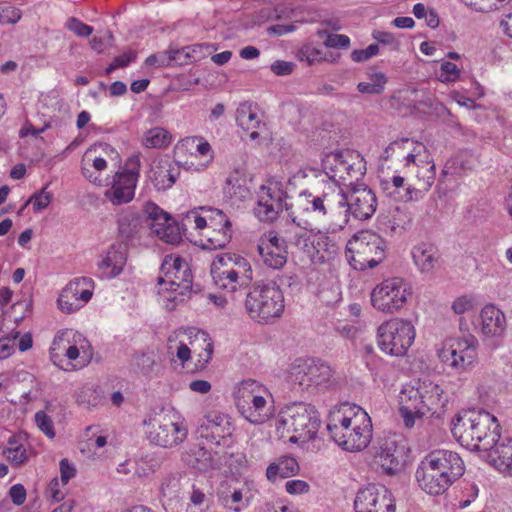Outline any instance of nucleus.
<instances>
[{
    "mask_svg": "<svg viewBox=\"0 0 512 512\" xmlns=\"http://www.w3.org/2000/svg\"><path fill=\"white\" fill-rule=\"evenodd\" d=\"M233 431L234 426L229 415L211 411L200 421L195 433L198 439L219 446L225 444L226 440L232 436Z\"/></svg>",
    "mask_w": 512,
    "mask_h": 512,
    "instance_id": "nucleus-19",
    "label": "nucleus"
},
{
    "mask_svg": "<svg viewBox=\"0 0 512 512\" xmlns=\"http://www.w3.org/2000/svg\"><path fill=\"white\" fill-rule=\"evenodd\" d=\"M493 453L495 465L512 475V438L507 443H498Z\"/></svg>",
    "mask_w": 512,
    "mask_h": 512,
    "instance_id": "nucleus-39",
    "label": "nucleus"
},
{
    "mask_svg": "<svg viewBox=\"0 0 512 512\" xmlns=\"http://www.w3.org/2000/svg\"><path fill=\"white\" fill-rule=\"evenodd\" d=\"M461 71L456 64L449 61H442L439 71L436 72V78L444 84L455 83L460 79Z\"/></svg>",
    "mask_w": 512,
    "mask_h": 512,
    "instance_id": "nucleus-47",
    "label": "nucleus"
},
{
    "mask_svg": "<svg viewBox=\"0 0 512 512\" xmlns=\"http://www.w3.org/2000/svg\"><path fill=\"white\" fill-rule=\"evenodd\" d=\"M257 250L263 264L269 268L281 269L287 263V243L275 231H269L261 237Z\"/></svg>",
    "mask_w": 512,
    "mask_h": 512,
    "instance_id": "nucleus-22",
    "label": "nucleus"
},
{
    "mask_svg": "<svg viewBox=\"0 0 512 512\" xmlns=\"http://www.w3.org/2000/svg\"><path fill=\"white\" fill-rule=\"evenodd\" d=\"M481 333L484 339L498 346L506 334L507 320L504 312L493 304L484 306L480 312Z\"/></svg>",
    "mask_w": 512,
    "mask_h": 512,
    "instance_id": "nucleus-23",
    "label": "nucleus"
},
{
    "mask_svg": "<svg viewBox=\"0 0 512 512\" xmlns=\"http://www.w3.org/2000/svg\"><path fill=\"white\" fill-rule=\"evenodd\" d=\"M66 298H74L84 306L92 297L94 281L89 277H79L71 280L64 288Z\"/></svg>",
    "mask_w": 512,
    "mask_h": 512,
    "instance_id": "nucleus-31",
    "label": "nucleus"
},
{
    "mask_svg": "<svg viewBox=\"0 0 512 512\" xmlns=\"http://www.w3.org/2000/svg\"><path fill=\"white\" fill-rule=\"evenodd\" d=\"M179 488V477L177 475H169L163 480L160 486V492L163 497L171 499L177 496Z\"/></svg>",
    "mask_w": 512,
    "mask_h": 512,
    "instance_id": "nucleus-53",
    "label": "nucleus"
},
{
    "mask_svg": "<svg viewBox=\"0 0 512 512\" xmlns=\"http://www.w3.org/2000/svg\"><path fill=\"white\" fill-rule=\"evenodd\" d=\"M167 460L163 452L146 453L138 461L136 473L139 476H147L158 471Z\"/></svg>",
    "mask_w": 512,
    "mask_h": 512,
    "instance_id": "nucleus-36",
    "label": "nucleus"
},
{
    "mask_svg": "<svg viewBox=\"0 0 512 512\" xmlns=\"http://www.w3.org/2000/svg\"><path fill=\"white\" fill-rule=\"evenodd\" d=\"M416 332L411 321L393 318L383 322L377 329V343L385 354L404 356L415 340Z\"/></svg>",
    "mask_w": 512,
    "mask_h": 512,
    "instance_id": "nucleus-9",
    "label": "nucleus"
},
{
    "mask_svg": "<svg viewBox=\"0 0 512 512\" xmlns=\"http://www.w3.org/2000/svg\"><path fill=\"white\" fill-rule=\"evenodd\" d=\"M35 422L38 428L49 438L55 437L53 421L44 411H38L35 414Z\"/></svg>",
    "mask_w": 512,
    "mask_h": 512,
    "instance_id": "nucleus-55",
    "label": "nucleus"
},
{
    "mask_svg": "<svg viewBox=\"0 0 512 512\" xmlns=\"http://www.w3.org/2000/svg\"><path fill=\"white\" fill-rule=\"evenodd\" d=\"M344 203L342 188L333 182L324 185L318 194L307 191L301 193L296 201L297 207L328 233H336L346 227Z\"/></svg>",
    "mask_w": 512,
    "mask_h": 512,
    "instance_id": "nucleus-3",
    "label": "nucleus"
},
{
    "mask_svg": "<svg viewBox=\"0 0 512 512\" xmlns=\"http://www.w3.org/2000/svg\"><path fill=\"white\" fill-rule=\"evenodd\" d=\"M315 238L316 235H312L311 233L304 231L298 233L294 236L293 243L294 245L303 251L313 263L314 254H315Z\"/></svg>",
    "mask_w": 512,
    "mask_h": 512,
    "instance_id": "nucleus-48",
    "label": "nucleus"
},
{
    "mask_svg": "<svg viewBox=\"0 0 512 512\" xmlns=\"http://www.w3.org/2000/svg\"><path fill=\"white\" fill-rule=\"evenodd\" d=\"M171 142V135L161 127H154L144 134L143 145L146 148H165Z\"/></svg>",
    "mask_w": 512,
    "mask_h": 512,
    "instance_id": "nucleus-40",
    "label": "nucleus"
},
{
    "mask_svg": "<svg viewBox=\"0 0 512 512\" xmlns=\"http://www.w3.org/2000/svg\"><path fill=\"white\" fill-rule=\"evenodd\" d=\"M338 252V247L333 239L319 231L315 238V254L313 263L322 264L333 259Z\"/></svg>",
    "mask_w": 512,
    "mask_h": 512,
    "instance_id": "nucleus-34",
    "label": "nucleus"
},
{
    "mask_svg": "<svg viewBox=\"0 0 512 512\" xmlns=\"http://www.w3.org/2000/svg\"><path fill=\"white\" fill-rule=\"evenodd\" d=\"M244 307L254 321L262 324L271 323L284 312L283 292L276 283L257 281L249 288Z\"/></svg>",
    "mask_w": 512,
    "mask_h": 512,
    "instance_id": "nucleus-5",
    "label": "nucleus"
},
{
    "mask_svg": "<svg viewBox=\"0 0 512 512\" xmlns=\"http://www.w3.org/2000/svg\"><path fill=\"white\" fill-rule=\"evenodd\" d=\"M161 270L164 276L158 278V284L167 286L165 290L177 292L179 295L191 292L193 277L186 261L179 257L172 259L166 256Z\"/></svg>",
    "mask_w": 512,
    "mask_h": 512,
    "instance_id": "nucleus-18",
    "label": "nucleus"
},
{
    "mask_svg": "<svg viewBox=\"0 0 512 512\" xmlns=\"http://www.w3.org/2000/svg\"><path fill=\"white\" fill-rule=\"evenodd\" d=\"M181 50H169L161 55L152 54L146 58L145 63L149 66L158 65L160 67L170 66L171 60L177 59L178 54H182Z\"/></svg>",
    "mask_w": 512,
    "mask_h": 512,
    "instance_id": "nucleus-52",
    "label": "nucleus"
},
{
    "mask_svg": "<svg viewBox=\"0 0 512 512\" xmlns=\"http://www.w3.org/2000/svg\"><path fill=\"white\" fill-rule=\"evenodd\" d=\"M136 57L137 53L132 50H129L128 52L115 57L112 63L106 68V74L109 75L118 68L127 67L130 63L135 61Z\"/></svg>",
    "mask_w": 512,
    "mask_h": 512,
    "instance_id": "nucleus-56",
    "label": "nucleus"
},
{
    "mask_svg": "<svg viewBox=\"0 0 512 512\" xmlns=\"http://www.w3.org/2000/svg\"><path fill=\"white\" fill-rule=\"evenodd\" d=\"M210 272L214 284L231 294L247 289L253 280L250 262L235 253L218 255L211 265Z\"/></svg>",
    "mask_w": 512,
    "mask_h": 512,
    "instance_id": "nucleus-6",
    "label": "nucleus"
},
{
    "mask_svg": "<svg viewBox=\"0 0 512 512\" xmlns=\"http://www.w3.org/2000/svg\"><path fill=\"white\" fill-rule=\"evenodd\" d=\"M435 176V164L433 162H426L425 165L419 167L417 171L416 184L429 191L434 184Z\"/></svg>",
    "mask_w": 512,
    "mask_h": 512,
    "instance_id": "nucleus-49",
    "label": "nucleus"
},
{
    "mask_svg": "<svg viewBox=\"0 0 512 512\" xmlns=\"http://www.w3.org/2000/svg\"><path fill=\"white\" fill-rule=\"evenodd\" d=\"M323 34H326V39L324 41L326 47L348 49L350 46V38L347 35L332 34L327 33L326 31H324Z\"/></svg>",
    "mask_w": 512,
    "mask_h": 512,
    "instance_id": "nucleus-58",
    "label": "nucleus"
},
{
    "mask_svg": "<svg viewBox=\"0 0 512 512\" xmlns=\"http://www.w3.org/2000/svg\"><path fill=\"white\" fill-rule=\"evenodd\" d=\"M19 336V331H12L9 336L0 339V360L8 358L14 353V341Z\"/></svg>",
    "mask_w": 512,
    "mask_h": 512,
    "instance_id": "nucleus-59",
    "label": "nucleus"
},
{
    "mask_svg": "<svg viewBox=\"0 0 512 512\" xmlns=\"http://www.w3.org/2000/svg\"><path fill=\"white\" fill-rule=\"evenodd\" d=\"M136 186L135 178H125L122 174L116 173L112 186L105 192V197L113 205L129 203L134 198Z\"/></svg>",
    "mask_w": 512,
    "mask_h": 512,
    "instance_id": "nucleus-26",
    "label": "nucleus"
},
{
    "mask_svg": "<svg viewBox=\"0 0 512 512\" xmlns=\"http://www.w3.org/2000/svg\"><path fill=\"white\" fill-rule=\"evenodd\" d=\"M344 218L346 225L350 216L356 220L365 221L370 219L377 209V197L374 191L365 185L353 187L348 193L343 191Z\"/></svg>",
    "mask_w": 512,
    "mask_h": 512,
    "instance_id": "nucleus-17",
    "label": "nucleus"
},
{
    "mask_svg": "<svg viewBox=\"0 0 512 512\" xmlns=\"http://www.w3.org/2000/svg\"><path fill=\"white\" fill-rule=\"evenodd\" d=\"M390 222L392 230L404 231L411 227L412 217L409 212L397 207Z\"/></svg>",
    "mask_w": 512,
    "mask_h": 512,
    "instance_id": "nucleus-50",
    "label": "nucleus"
},
{
    "mask_svg": "<svg viewBox=\"0 0 512 512\" xmlns=\"http://www.w3.org/2000/svg\"><path fill=\"white\" fill-rule=\"evenodd\" d=\"M257 195L270 205L278 206V210L281 212L284 208L287 211L291 208V206L285 202L287 193L282 189L279 182H270L268 185H262Z\"/></svg>",
    "mask_w": 512,
    "mask_h": 512,
    "instance_id": "nucleus-33",
    "label": "nucleus"
},
{
    "mask_svg": "<svg viewBox=\"0 0 512 512\" xmlns=\"http://www.w3.org/2000/svg\"><path fill=\"white\" fill-rule=\"evenodd\" d=\"M258 384L255 380L241 383L236 406L240 414L252 424H263L273 416V405L266 398L255 393Z\"/></svg>",
    "mask_w": 512,
    "mask_h": 512,
    "instance_id": "nucleus-12",
    "label": "nucleus"
},
{
    "mask_svg": "<svg viewBox=\"0 0 512 512\" xmlns=\"http://www.w3.org/2000/svg\"><path fill=\"white\" fill-rule=\"evenodd\" d=\"M320 415L316 408L303 402L287 406L281 413L277 422V431L281 429L293 432L290 442H297L299 439H315L320 427Z\"/></svg>",
    "mask_w": 512,
    "mask_h": 512,
    "instance_id": "nucleus-8",
    "label": "nucleus"
},
{
    "mask_svg": "<svg viewBox=\"0 0 512 512\" xmlns=\"http://www.w3.org/2000/svg\"><path fill=\"white\" fill-rule=\"evenodd\" d=\"M410 295V285L402 278L393 277L375 286L371 292V304L378 311L393 314L405 306Z\"/></svg>",
    "mask_w": 512,
    "mask_h": 512,
    "instance_id": "nucleus-11",
    "label": "nucleus"
},
{
    "mask_svg": "<svg viewBox=\"0 0 512 512\" xmlns=\"http://www.w3.org/2000/svg\"><path fill=\"white\" fill-rule=\"evenodd\" d=\"M52 200V193L47 191V188L44 187L40 191L35 192L28 201L24 204L27 206L29 203L33 204V209L35 211H41L48 207Z\"/></svg>",
    "mask_w": 512,
    "mask_h": 512,
    "instance_id": "nucleus-51",
    "label": "nucleus"
},
{
    "mask_svg": "<svg viewBox=\"0 0 512 512\" xmlns=\"http://www.w3.org/2000/svg\"><path fill=\"white\" fill-rule=\"evenodd\" d=\"M236 121L237 124L245 130L257 128L260 124L256 112L252 110V106L250 104L246 103L241 104L238 107Z\"/></svg>",
    "mask_w": 512,
    "mask_h": 512,
    "instance_id": "nucleus-44",
    "label": "nucleus"
},
{
    "mask_svg": "<svg viewBox=\"0 0 512 512\" xmlns=\"http://www.w3.org/2000/svg\"><path fill=\"white\" fill-rule=\"evenodd\" d=\"M223 193L226 198L234 202L245 201L251 196V192L246 185V179L238 170L231 172L226 178Z\"/></svg>",
    "mask_w": 512,
    "mask_h": 512,
    "instance_id": "nucleus-29",
    "label": "nucleus"
},
{
    "mask_svg": "<svg viewBox=\"0 0 512 512\" xmlns=\"http://www.w3.org/2000/svg\"><path fill=\"white\" fill-rule=\"evenodd\" d=\"M464 472V461L457 452L437 449L424 457L415 476L422 490L430 495H440L460 479Z\"/></svg>",
    "mask_w": 512,
    "mask_h": 512,
    "instance_id": "nucleus-2",
    "label": "nucleus"
},
{
    "mask_svg": "<svg viewBox=\"0 0 512 512\" xmlns=\"http://www.w3.org/2000/svg\"><path fill=\"white\" fill-rule=\"evenodd\" d=\"M299 471V465L293 457H280L277 461L269 464L266 469L267 479L275 482L278 478L285 479L294 476Z\"/></svg>",
    "mask_w": 512,
    "mask_h": 512,
    "instance_id": "nucleus-32",
    "label": "nucleus"
},
{
    "mask_svg": "<svg viewBox=\"0 0 512 512\" xmlns=\"http://www.w3.org/2000/svg\"><path fill=\"white\" fill-rule=\"evenodd\" d=\"M354 507L356 512H395V501L391 492L382 485L370 484L357 492Z\"/></svg>",
    "mask_w": 512,
    "mask_h": 512,
    "instance_id": "nucleus-21",
    "label": "nucleus"
},
{
    "mask_svg": "<svg viewBox=\"0 0 512 512\" xmlns=\"http://www.w3.org/2000/svg\"><path fill=\"white\" fill-rule=\"evenodd\" d=\"M211 214L209 216L210 225L208 228L212 227H224L231 228V222L229 218L223 213V211L215 208H209L208 210Z\"/></svg>",
    "mask_w": 512,
    "mask_h": 512,
    "instance_id": "nucleus-62",
    "label": "nucleus"
},
{
    "mask_svg": "<svg viewBox=\"0 0 512 512\" xmlns=\"http://www.w3.org/2000/svg\"><path fill=\"white\" fill-rule=\"evenodd\" d=\"M183 461L199 472L219 469L221 461L201 444L191 447L182 455Z\"/></svg>",
    "mask_w": 512,
    "mask_h": 512,
    "instance_id": "nucleus-25",
    "label": "nucleus"
},
{
    "mask_svg": "<svg viewBox=\"0 0 512 512\" xmlns=\"http://www.w3.org/2000/svg\"><path fill=\"white\" fill-rule=\"evenodd\" d=\"M141 161L139 154L132 155L125 163V169L119 173L125 178H135V182H138L140 174Z\"/></svg>",
    "mask_w": 512,
    "mask_h": 512,
    "instance_id": "nucleus-54",
    "label": "nucleus"
},
{
    "mask_svg": "<svg viewBox=\"0 0 512 512\" xmlns=\"http://www.w3.org/2000/svg\"><path fill=\"white\" fill-rule=\"evenodd\" d=\"M379 53L378 43L370 44L365 49H356L352 51L351 58L354 62H364L371 57L377 55Z\"/></svg>",
    "mask_w": 512,
    "mask_h": 512,
    "instance_id": "nucleus-63",
    "label": "nucleus"
},
{
    "mask_svg": "<svg viewBox=\"0 0 512 512\" xmlns=\"http://www.w3.org/2000/svg\"><path fill=\"white\" fill-rule=\"evenodd\" d=\"M207 247L210 249H222L227 246L232 238V229L224 227L208 228L206 233Z\"/></svg>",
    "mask_w": 512,
    "mask_h": 512,
    "instance_id": "nucleus-43",
    "label": "nucleus"
},
{
    "mask_svg": "<svg viewBox=\"0 0 512 512\" xmlns=\"http://www.w3.org/2000/svg\"><path fill=\"white\" fill-rule=\"evenodd\" d=\"M369 82H360L357 85V90L363 94L379 95L381 94L387 83V77L382 72L369 73Z\"/></svg>",
    "mask_w": 512,
    "mask_h": 512,
    "instance_id": "nucleus-42",
    "label": "nucleus"
},
{
    "mask_svg": "<svg viewBox=\"0 0 512 512\" xmlns=\"http://www.w3.org/2000/svg\"><path fill=\"white\" fill-rule=\"evenodd\" d=\"M118 236L125 244L138 237L142 227V221L137 213L131 211L122 212L117 220Z\"/></svg>",
    "mask_w": 512,
    "mask_h": 512,
    "instance_id": "nucleus-30",
    "label": "nucleus"
},
{
    "mask_svg": "<svg viewBox=\"0 0 512 512\" xmlns=\"http://www.w3.org/2000/svg\"><path fill=\"white\" fill-rule=\"evenodd\" d=\"M57 303H58L59 309L62 312L67 313V314L76 312L77 310H79L80 308L83 307L81 302H79L78 300H74V298H70V297L66 298L64 290H62V292L60 293Z\"/></svg>",
    "mask_w": 512,
    "mask_h": 512,
    "instance_id": "nucleus-60",
    "label": "nucleus"
},
{
    "mask_svg": "<svg viewBox=\"0 0 512 512\" xmlns=\"http://www.w3.org/2000/svg\"><path fill=\"white\" fill-rule=\"evenodd\" d=\"M474 299L471 296L463 295L454 300L452 310L456 314H464L474 309Z\"/></svg>",
    "mask_w": 512,
    "mask_h": 512,
    "instance_id": "nucleus-64",
    "label": "nucleus"
},
{
    "mask_svg": "<svg viewBox=\"0 0 512 512\" xmlns=\"http://www.w3.org/2000/svg\"><path fill=\"white\" fill-rule=\"evenodd\" d=\"M413 403L427 415H436L439 417L448 402V396L444 389L437 383L424 379L419 382L418 387L402 391Z\"/></svg>",
    "mask_w": 512,
    "mask_h": 512,
    "instance_id": "nucleus-16",
    "label": "nucleus"
},
{
    "mask_svg": "<svg viewBox=\"0 0 512 512\" xmlns=\"http://www.w3.org/2000/svg\"><path fill=\"white\" fill-rule=\"evenodd\" d=\"M281 211L278 210V206H273L260 199L257 195V202L255 207L253 208V213L256 218H258L262 222H273L278 218V215Z\"/></svg>",
    "mask_w": 512,
    "mask_h": 512,
    "instance_id": "nucleus-46",
    "label": "nucleus"
},
{
    "mask_svg": "<svg viewBox=\"0 0 512 512\" xmlns=\"http://www.w3.org/2000/svg\"><path fill=\"white\" fill-rule=\"evenodd\" d=\"M408 452L406 440L401 435L388 436L374 456L377 471L388 476L396 475L403 469Z\"/></svg>",
    "mask_w": 512,
    "mask_h": 512,
    "instance_id": "nucleus-14",
    "label": "nucleus"
},
{
    "mask_svg": "<svg viewBox=\"0 0 512 512\" xmlns=\"http://www.w3.org/2000/svg\"><path fill=\"white\" fill-rule=\"evenodd\" d=\"M146 222L159 239L169 244L179 243L182 239L179 225L172 216L155 203L144 206Z\"/></svg>",
    "mask_w": 512,
    "mask_h": 512,
    "instance_id": "nucleus-20",
    "label": "nucleus"
},
{
    "mask_svg": "<svg viewBox=\"0 0 512 512\" xmlns=\"http://www.w3.org/2000/svg\"><path fill=\"white\" fill-rule=\"evenodd\" d=\"M3 454L15 466L22 465L28 459L25 447L14 437L9 439Z\"/></svg>",
    "mask_w": 512,
    "mask_h": 512,
    "instance_id": "nucleus-45",
    "label": "nucleus"
},
{
    "mask_svg": "<svg viewBox=\"0 0 512 512\" xmlns=\"http://www.w3.org/2000/svg\"><path fill=\"white\" fill-rule=\"evenodd\" d=\"M478 340L472 334L450 341L447 349L443 348L439 357L457 373L467 371L477 359Z\"/></svg>",
    "mask_w": 512,
    "mask_h": 512,
    "instance_id": "nucleus-15",
    "label": "nucleus"
},
{
    "mask_svg": "<svg viewBox=\"0 0 512 512\" xmlns=\"http://www.w3.org/2000/svg\"><path fill=\"white\" fill-rule=\"evenodd\" d=\"M453 437L470 450L493 451L500 440L497 418L485 410L458 413L451 422Z\"/></svg>",
    "mask_w": 512,
    "mask_h": 512,
    "instance_id": "nucleus-1",
    "label": "nucleus"
},
{
    "mask_svg": "<svg viewBox=\"0 0 512 512\" xmlns=\"http://www.w3.org/2000/svg\"><path fill=\"white\" fill-rule=\"evenodd\" d=\"M179 167L169 160H160L152 167V182L157 190H167L179 176Z\"/></svg>",
    "mask_w": 512,
    "mask_h": 512,
    "instance_id": "nucleus-28",
    "label": "nucleus"
},
{
    "mask_svg": "<svg viewBox=\"0 0 512 512\" xmlns=\"http://www.w3.org/2000/svg\"><path fill=\"white\" fill-rule=\"evenodd\" d=\"M127 260L126 249L122 245H113L107 253L105 259L101 262L102 268H111L112 275L116 276L121 273Z\"/></svg>",
    "mask_w": 512,
    "mask_h": 512,
    "instance_id": "nucleus-37",
    "label": "nucleus"
},
{
    "mask_svg": "<svg viewBox=\"0 0 512 512\" xmlns=\"http://www.w3.org/2000/svg\"><path fill=\"white\" fill-rule=\"evenodd\" d=\"M218 499L224 508L234 512H241L248 505L243 501V493L240 489H221L218 493Z\"/></svg>",
    "mask_w": 512,
    "mask_h": 512,
    "instance_id": "nucleus-38",
    "label": "nucleus"
},
{
    "mask_svg": "<svg viewBox=\"0 0 512 512\" xmlns=\"http://www.w3.org/2000/svg\"><path fill=\"white\" fill-rule=\"evenodd\" d=\"M156 365L157 354L153 350L136 351L130 359L131 369L144 376H149Z\"/></svg>",
    "mask_w": 512,
    "mask_h": 512,
    "instance_id": "nucleus-35",
    "label": "nucleus"
},
{
    "mask_svg": "<svg viewBox=\"0 0 512 512\" xmlns=\"http://www.w3.org/2000/svg\"><path fill=\"white\" fill-rule=\"evenodd\" d=\"M147 425V438L157 446L173 448L182 443L188 435V429L183 422H175L167 415H155L144 420Z\"/></svg>",
    "mask_w": 512,
    "mask_h": 512,
    "instance_id": "nucleus-13",
    "label": "nucleus"
},
{
    "mask_svg": "<svg viewBox=\"0 0 512 512\" xmlns=\"http://www.w3.org/2000/svg\"><path fill=\"white\" fill-rule=\"evenodd\" d=\"M348 159L342 151H333L328 153L322 160L323 171L317 174L324 185L333 182L340 187L341 182H345V173L348 168Z\"/></svg>",
    "mask_w": 512,
    "mask_h": 512,
    "instance_id": "nucleus-24",
    "label": "nucleus"
},
{
    "mask_svg": "<svg viewBox=\"0 0 512 512\" xmlns=\"http://www.w3.org/2000/svg\"><path fill=\"white\" fill-rule=\"evenodd\" d=\"M386 241L372 231H361L355 234L347 243L345 255L349 264L363 271L374 268L386 258Z\"/></svg>",
    "mask_w": 512,
    "mask_h": 512,
    "instance_id": "nucleus-7",
    "label": "nucleus"
},
{
    "mask_svg": "<svg viewBox=\"0 0 512 512\" xmlns=\"http://www.w3.org/2000/svg\"><path fill=\"white\" fill-rule=\"evenodd\" d=\"M332 375V368L320 359H299L290 368L289 382L297 391H309L325 386Z\"/></svg>",
    "mask_w": 512,
    "mask_h": 512,
    "instance_id": "nucleus-10",
    "label": "nucleus"
},
{
    "mask_svg": "<svg viewBox=\"0 0 512 512\" xmlns=\"http://www.w3.org/2000/svg\"><path fill=\"white\" fill-rule=\"evenodd\" d=\"M400 414L403 417L406 427L411 428L415 424V418H421L426 414L418 405L413 403L407 395L401 393L400 397Z\"/></svg>",
    "mask_w": 512,
    "mask_h": 512,
    "instance_id": "nucleus-41",
    "label": "nucleus"
},
{
    "mask_svg": "<svg viewBox=\"0 0 512 512\" xmlns=\"http://www.w3.org/2000/svg\"><path fill=\"white\" fill-rule=\"evenodd\" d=\"M67 28L79 37H88L93 33L92 26L83 23L75 17H72L68 20Z\"/></svg>",
    "mask_w": 512,
    "mask_h": 512,
    "instance_id": "nucleus-61",
    "label": "nucleus"
},
{
    "mask_svg": "<svg viewBox=\"0 0 512 512\" xmlns=\"http://www.w3.org/2000/svg\"><path fill=\"white\" fill-rule=\"evenodd\" d=\"M359 410L353 417H347L340 411L333 412L329 417L327 430L333 441L346 451H361L372 438L371 419L365 411Z\"/></svg>",
    "mask_w": 512,
    "mask_h": 512,
    "instance_id": "nucleus-4",
    "label": "nucleus"
},
{
    "mask_svg": "<svg viewBox=\"0 0 512 512\" xmlns=\"http://www.w3.org/2000/svg\"><path fill=\"white\" fill-rule=\"evenodd\" d=\"M412 258L414 264L422 273H431L437 267L440 255L434 245L420 243L413 247Z\"/></svg>",
    "mask_w": 512,
    "mask_h": 512,
    "instance_id": "nucleus-27",
    "label": "nucleus"
},
{
    "mask_svg": "<svg viewBox=\"0 0 512 512\" xmlns=\"http://www.w3.org/2000/svg\"><path fill=\"white\" fill-rule=\"evenodd\" d=\"M468 6H474L479 11L499 9L510 0H462Z\"/></svg>",
    "mask_w": 512,
    "mask_h": 512,
    "instance_id": "nucleus-57",
    "label": "nucleus"
}]
</instances>
